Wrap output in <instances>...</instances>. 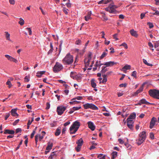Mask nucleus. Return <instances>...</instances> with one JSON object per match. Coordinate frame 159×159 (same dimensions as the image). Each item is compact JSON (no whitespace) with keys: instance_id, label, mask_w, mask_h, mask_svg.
<instances>
[{"instance_id":"nucleus-1","label":"nucleus","mask_w":159,"mask_h":159,"mask_svg":"<svg viewBox=\"0 0 159 159\" xmlns=\"http://www.w3.org/2000/svg\"><path fill=\"white\" fill-rule=\"evenodd\" d=\"M80 125V123L77 121L74 122L70 127V134L75 133L78 130Z\"/></svg>"},{"instance_id":"nucleus-2","label":"nucleus","mask_w":159,"mask_h":159,"mask_svg":"<svg viewBox=\"0 0 159 159\" xmlns=\"http://www.w3.org/2000/svg\"><path fill=\"white\" fill-rule=\"evenodd\" d=\"M146 132L143 131L139 134V138L138 140H136V143L140 145L142 144L145 141L146 138Z\"/></svg>"},{"instance_id":"nucleus-3","label":"nucleus","mask_w":159,"mask_h":159,"mask_svg":"<svg viewBox=\"0 0 159 159\" xmlns=\"http://www.w3.org/2000/svg\"><path fill=\"white\" fill-rule=\"evenodd\" d=\"M149 95L151 97L159 99V90L156 89H150L149 91Z\"/></svg>"},{"instance_id":"nucleus-4","label":"nucleus","mask_w":159,"mask_h":159,"mask_svg":"<svg viewBox=\"0 0 159 159\" xmlns=\"http://www.w3.org/2000/svg\"><path fill=\"white\" fill-rule=\"evenodd\" d=\"M117 7L114 5L113 3L110 4L108 7L106 8L105 10L106 11H109L110 13H114L116 11L115 9Z\"/></svg>"},{"instance_id":"nucleus-5","label":"nucleus","mask_w":159,"mask_h":159,"mask_svg":"<svg viewBox=\"0 0 159 159\" xmlns=\"http://www.w3.org/2000/svg\"><path fill=\"white\" fill-rule=\"evenodd\" d=\"M63 68V66L62 65L58 62H56L53 68V70L54 72L56 73L60 71Z\"/></svg>"},{"instance_id":"nucleus-6","label":"nucleus","mask_w":159,"mask_h":159,"mask_svg":"<svg viewBox=\"0 0 159 159\" xmlns=\"http://www.w3.org/2000/svg\"><path fill=\"white\" fill-rule=\"evenodd\" d=\"M85 109L90 108L93 110H98V108L95 105L92 103H87L83 105Z\"/></svg>"},{"instance_id":"nucleus-7","label":"nucleus","mask_w":159,"mask_h":159,"mask_svg":"<svg viewBox=\"0 0 159 159\" xmlns=\"http://www.w3.org/2000/svg\"><path fill=\"white\" fill-rule=\"evenodd\" d=\"M92 53L91 52H89L88 57L84 59V62L85 64V67L89 66V62L92 58Z\"/></svg>"},{"instance_id":"nucleus-8","label":"nucleus","mask_w":159,"mask_h":159,"mask_svg":"<svg viewBox=\"0 0 159 159\" xmlns=\"http://www.w3.org/2000/svg\"><path fill=\"white\" fill-rule=\"evenodd\" d=\"M65 65L70 64V53H68L62 60Z\"/></svg>"},{"instance_id":"nucleus-9","label":"nucleus","mask_w":159,"mask_h":159,"mask_svg":"<svg viewBox=\"0 0 159 159\" xmlns=\"http://www.w3.org/2000/svg\"><path fill=\"white\" fill-rule=\"evenodd\" d=\"M83 98V97L82 96H78L76 97L75 98H73L71 100L72 101L70 102V105H73L75 104H78L80 102L79 101H77L75 100L77 99L78 100H81Z\"/></svg>"},{"instance_id":"nucleus-10","label":"nucleus","mask_w":159,"mask_h":159,"mask_svg":"<svg viewBox=\"0 0 159 159\" xmlns=\"http://www.w3.org/2000/svg\"><path fill=\"white\" fill-rule=\"evenodd\" d=\"M65 110V107L62 106H59L57 107V111L58 115H61L63 113Z\"/></svg>"},{"instance_id":"nucleus-11","label":"nucleus","mask_w":159,"mask_h":159,"mask_svg":"<svg viewBox=\"0 0 159 159\" xmlns=\"http://www.w3.org/2000/svg\"><path fill=\"white\" fill-rule=\"evenodd\" d=\"M156 118L153 117L151 119V121L150 122L149 128L152 129L154 125L155 124V122H156Z\"/></svg>"},{"instance_id":"nucleus-12","label":"nucleus","mask_w":159,"mask_h":159,"mask_svg":"<svg viewBox=\"0 0 159 159\" xmlns=\"http://www.w3.org/2000/svg\"><path fill=\"white\" fill-rule=\"evenodd\" d=\"M88 124L89 128V129H90L92 131L94 130L95 128V127L93 122L91 121H89L88 122Z\"/></svg>"},{"instance_id":"nucleus-13","label":"nucleus","mask_w":159,"mask_h":159,"mask_svg":"<svg viewBox=\"0 0 159 159\" xmlns=\"http://www.w3.org/2000/svg\"><path fill=\"white\" fill-rule=\"evenodd\" d=\"M71 78L74 80H76L80 82L81 80V78L80 75L77 74V73L74 76H71Z\"/></svg>"},{"instance_id":"nucleus-14","label":"nucleus","mask_w":159,"mask_h":159,"mask_svg":"<svg viewBox=\"0 0 159 159\" xmlns=\"http://www.w3.org/2000/svg\"><path fill=\"white\" fill-rule=\"evenodd\" d=\"M116 63H115L114 61H110L105 63L104 65L106 66H113L114 64H116Z\"/></svg>"},{"instance_id":"nucleus-15","label":"nucleus","mask_w":159,"mask_h":159,"mask_svg":"<svg viewBox=\"0 0 159 159\" xmlns=\"http://www.w3.org/2000/svg\"><path fill=\"white\" fill-rule=\"evenodd\" d=\"M130 33L131 34L135 37L137 38L138 37V35L137 34V32L134 30V29H132L130 30Z\"/></svg>"},{"instance_id":"nucleus-16","label":"nucleus","mask_w":159,"mask_h":159,"mask_svg":"<svg viewBox=\"0 0 159 159\" xmlns=\"http://www.w3.org/2000/svg\"><path fill=\"white\" fill-rule=\"evenodd\" d=\"M35 142L36 145L37 144L38 138L39 137V140L41 141L43 138V136H41L40 134H37L35 136Z\"/></svg>"},{"instance_id":"nucleus-17","label":"nucleus","mask_w":159,"mask_h":159,"mask_svg":"<svg viewBox=\"0 0 159 159\" xmlns=\"http://www.w3.org/2000/svg\"><path fill=\"white\" fill-rule=\"evenodd\" d=\"M16 109H12L11 111V115L15 117H17L18 116V114L16 112Z\"/></svg>"},{"instance_id":"nucleus-18","label":"nucleus","mask_w":159,"mask_h":159,"mask_svg":"<svg viewBox=\"0 0 159 159\" xmlns=\"http://www.w3.org/2000/svg\"><path fill=\"white\" fill-rule=\"evenodd\" d=\"M92 14V12L91 11H90L88 13V14L86 16L84 17V19L85 20L87 21L89 19H91V16Z\"/></svg>"},{"instance_id":"nucleus-19","label":"nucleus","mask_w":159,"mask_h":159,"mask_svg":"<svg viewBox=\"0 0 159 159\" xmlns=\"http://www.w3.org/2000/svg\"><path fill=\"white\" fill-rule=\"evenodd\" d=\"M56 152H52L49 157V159H55L57 156Z\"/></svg>"},{"instance_id":"nucleus-20","label":"nucleus","mask_w":159,"mask_h":159,"mask_svg":"<svg viewBox=\"0 0 159 159\" xmlns=\"http://www.w3.org/2000/svg\"><path fill=\"white\" fill-rule=\"evenodd\" d=\"M140 102L139 103V104L140 105L142 104H144L147 105L152 104V103H150L148 102L147 101L144 99H142L140 100Z\"/></svg>"},{"instance_id":"nucleus-21","label":"nucleus","mask_w":159,"mask_h":159,"mask_svg":"<svg viewBox=\"0 0 159 159\" xmlns=\"http://www.w3.org/2000/svg\"><path fill=\"white\" fill-rule=\"evenodd\" d=\"M15 131L13 130H10L9 129H6L4 130V133L6 134H13L14 133Z\"/></svg>"},{"instance_id":"nucleus-22","label":"nucleus","mask_w":159,"mask_h":159,"mask_svg":"<svg viewBox=\"0 0 159 159\" xmlns=\"http://www.w3.org/2000/svg\"><path fill=\"white\" fill-rule=\"evenodd\" d=\"M53 144L52 143H48V146H47V147L46 148V150H48V151H46L45 152H49V150H51L52 148V147L53 146Z\"/></svg>"},{"instance_id":"nucleus-23","label":"nucleus","mask_w":159,"mask_h":159,"mask_svg":"<svg viewBox=\"0 0 159 159\" xmlns=\"http://www.w3.org/2000/svg\"><path fill=\"white\" fill-rule=\"evenodd\" d=\"M81 107H73L72 108L70 109V114L73 112L74 111L78 110L81 109Z\"/></svg>"},{"instance_id":"nucleus-24","label":"nucleus","mask_w":159,"mask_h":159,"mask_svg":"<svg viewBox=\"0 0 159 159\" xmlns=\"http://www.w3.org/2000/svg\"><path fill=\"white\" fill-rule=\"evenodd\" d=\"M83 140L82 138L80 139L79 140H78L76 143L77 144L78 146L79 147H81L82 144L83 143Z\"/></svg>"},{"instance_id":"nucleus-25","label":"nucleus","mask_w":159,"mask_h":159,"mask_svg":"<svg viewBox=\"0 0 159 159\" xmlns=\"http://www.w3.org/2000/svg\"><path fill=\"white\" fill-rule=\"evenodd\" d=\"M5 37L7 40L12 42V41L10 39V34L8 33V32L6 31L5 32Z\"/></svg>"},{"instance_id":"nucleus-26","label":"nucleus","mask_w":159,"mask_h":159,"mask_svg":"<svg viewBox=\"0 0 159 159\" xmlns=\"http://www.w3.org/2000/svg\"><path fill=\"white\" fill-rule=\"evenodd\" d=\"M135 117L136 114L135 113H133L131 114L127 119L129 120H132L134 119Z\"/></svg>"},{"instance_id":"nucleus-27","label":"nucleus","mask_w":159,"mask_h":159,"mask_svg":"<svg viewBox=\"0 0 159 159\" xmlns=\"http://www.w3.org/2000/svg\"><path fill=\"white\" fill-rule=\"evenodd\" d=\"M102 76L103 77V79L102 82H100V83L102 82V83L105 84L107 81V77H106V75H105V74L102 75Z\"/></svg>"},{"instance_id":"nucleus-28","label":"nucleus","mask_w":159,"mask_h":159,"mask_svg":"<svg viewBox=\"0 0 159 159\" xmlns=\"http://www.w3.org/2000/svg\"><path fill=\"white\" fill-rule=\"evenodd\" d=\"M61 128H58L56 129V131L55 133V135L56 136H58L60 134L61 132Z\"/></svg>"},{"instance_id":"nucleus-29","label":"nucleus","mask_w":159,"mask_h":159,"mask_svg":"<svg viewBox=\"0 0 159 159\" xmlns=\"http://www.w3.org/2000/svg\"><path fill=\"white\" fill-rule=\"evenodd\" d=\"M117 152H113L111 153V159H114L117 157Z\"/></svg>"},{"instance_id":"nucleus-30","label":"nucleus","mask_w":159,"mask_h":159,"mask_svg":"<svg viewBox=\"0 0 159 159\" xmlns=\"http://www.w3.org/2000/svg\"><path fill=\"white\" fill-rule=\"evenodd\" d=\"M45 72V71H38L37 73V75L39 77H41V75L44 74Z\"/></svg>"},{"instance_id":"nucleus-31","label":"nucleus","mask_w":159,"mask_h":159,"mask_svg":"<svg viewBox=\"0 0 159 159\" xmlns=\"http://www.w3.org/2000/svg\"><path fill=\"white\" fill-rule=\"evenodd\" d=\"M130 69V66L128 65H125L122 68V70L123 71H124V70H128Z\"/></svg>"},{"instance_id":"nucleus-32","label":"nucleus","mask_w":159,"mask_h":159,"mask_svg":"<svg viewBox=\"0 0 159 159\" xmlns=\"http://www.w3.org/2000/svg\"><path fill=\"white\" fill-rule=\"evenodd\" d=\"M91 85L94 88H95L96 84L94 82V80H92L91 81Z\"/></svg>"},{"instance_id":"nucleus-33","label":"nucleus","mask_w":159,"mask_h":159,"mask_svg":"<svg viewBox=\"0 0 159 159\" xmlns=\"http://www.w3.org/2000/svg\"><path fill=\"white\" fill-rule=\"evenodd\" d=\"M102 17L103 18V20L104 21H106L108 20L107 17L105 16V15L104 13H102Z\"/></svg>"},{"instance_id":"nucleus-34","label":"nucleus","mask_w":159,"mask_h":159,"mask_svg":"<svg viewBox=\"0 0 159 159\" xmlns=\"http://www.w3.org/2000/svg\"><path fill=\"white\" fill-rule=\"evenodd\" d=\"M127 125L129 124H133L134 123V121L132 120H129L128 119H127Z\"/></svg>"},{"instance_id":"nucleus-35","label":"nucleus","mask_w":159,"mask_h":159,"mask_svg":"<svg viewBox=\"0 0 159 159\" xmlns=\"http://www.w3.org/2000/svg\"><path fill=\"white\" fill-rule=\"evenodd\" d=\"M143 63L146 65H147L148 66H152V64H149V63H148L147 60L145 59H143Z\"/></svg>"},{"instance_id":"nucleus-36","label":"nucleus","mask_w":159,"mask_h":159,"mask_svg":"<svg viewBox=\"0 0 159 159\" xmlns=\"http://www.w3.org/2000/svg\"><path fill=\"white\" fill-rule=\"evenodd\" d=\"M20 20L19 21L18 23L21 25H23L24 24V21L23 19L21 18H20Z\"/></svg>"},{"instance_id":"nucleus-37","label":"nucleus","mask_w":159,"mask_h":159,"mask_svg":"<svg viewBox=\"0 0 159 159\" xmlns=\"http://www.w3.org/2000/svg\"><path fill=\"white\" fill-rule=\"evenodd\" d=\"M5 56L7 59L8 60L11 61L12 57L8 55H5Z\"/></svg>"},{"instance_id":"nucleus-38","label":"nucleus","mask_w":159,"mask_h":159,"mask_svg":"<svg viewBox=\"0 0 159 159\" xmlns=\"http://www.w3.org/2000/svg\"><path fill=\"white\" fill-rule=\"evenodd\" d=\"M136 74H137V72L135 71H133L132 74H131V76H133L135 78H137V76H136Z\"/></svg>"},{"instance_id":"nucleus-39","label":"nucleus","mask_w":159,"mask_h":159,"mask_svg":"<svg viewBox=\"0 0 159 159\" xmlns=\"http://www.w3.org/2000/svg\"><path fill=\"white\" fill-rule=\"evenodd\" d=\"M107 54V53L105 52H103L102 55H101V56L100 57V58H103L104 57H105L106 56Z\"/></svg>"},{"instance_id":"nucleus-40","label":"nucleus","mask_w":159,"mask_h":159,"mask_svg":"<svg viewBox=\"0 0 159 159\" xmlns=\"http://www.w3.org/2000/svg\"><path fill=\"white\" fill-rule=\"evenodd\" d=\"M30 77L29 76H25V78H24V81L25 82H28L29 81L30 79H29Z\"/></svg>"},{"instance_id":"nucleus-41","label":"nucleus","mask_w":159,"mask_h":159,"mask_svg":"<svg viewBox=\"0 0 159 159\" xmlns=\"http://www.w3.org/2000/svg\"><path fill=\"white\" fill-rule=\"evenodd\" d=\"M120 46H123L124 47V48L127 49L128 48V46L126 43H122L120 45Z\"/></svg>"},{"instance_id":"nucleus-42","label":"nucleus","mask_w":159,"mask_h":159,"mask_svg":"<svg viewBox=\"0 0 159 159\" xmlns=\"http://www.w3.org/2000/svg\"><path fill=\"white\" fill-rule=\"evenodd\" d=\"M127 126L131 130H133V124H129L127 125Z\"/></svg>"},{"instance_id":"nucleus-43","label":"nucleus","mask_w":159,"mask_h":159,"mask_svg":"<svg viewBox=\"0 0 159 159\" xmlns=\"http://www.w3.org/2000/svg\"><path fill=\"white\" fill-rule=\"evenodd\" d=\"M150 137L152 139H154V134L152 133H150Z\"/></svg>"},{"instance_id":"nucleus-44","label":"nucleus","mask_w":159,"mask_h":159,"mask_svg":"<svg viewBox=\"0 0 159 159\" xmlns=\"http://www.w3.org/2000/svg\"><path fill=\"white\" fill-rule=\"evenodd\" d=\"M108 70L107 69V68L104 69H102L101 71V72L102 74V75H103L104 73H105Z\"/></svg>"},{"instance_id":"nucleus-45","label":"nucleus","mask_w":159,"mask_h":159,"mask_svg":"<svg viewBox=\"0 0 159 159\" xmlns=\"http://www.w3.org/2000/svg\"><path fill=\"white\" fill-rule=\"evenodd\" d=\"M6 84L9 86V88H10L11 86L12 85L11 81L9 80H8L6 83Z\"/></svg>"},{"instance_id":"nucleus-46","label":"nucleus","mask_w":159,"mask_h":159,"mask_svg":"<svg viewBox=\"0 0 159 159\" xmlns=\"http://www.w3.org/2000/svg\"><path fill=\"white\" fill-rule=\"evenodd\" d=\"M147 25H148L149 26V28H152L153 27V25L152 23L150 22H148L147 23Z\"/></svg>"},{"instance_id":"nucleus-47","label":"nucleus","mask_w":159,"mask_h":159,"mask_svg":"<svg viewBox=\"0 0 159 159\" xmlns=\"http://www.w3.org/2000/svg\"><path fill=\"white\" fill-rule=\"evenodd\" d=\"M144 85V84H143L138 90L140 93L143 90Z\"/></svg>"},{"instance_id":"nucleus-48","label":"nucleus","mask_w":159,"mask_h":159,"mask_svg":"<svg viewBox=\"0 0 159 159\" xmlns=\"http://www.w3.org/2000/svg\"><path fill=\"white\" fill-rule=\"evenodd\" d=\"M22 142H23V140H21V141H20V142L19 145L16 148V150H17L18 149H19V148H20V145L22 144Z\"/></svg>"},{"instance_id":"nucleus-49","label":"nucleus","mask_w":159,"mask_h":159,"mask_svg":"<svg viewBox=\"0 0 159 159\" xmlns=\"http://www.w3.org/2000/svg\"><path fill=\"white\" fill-rule=\"evenodd\" d=\"M76 73L75 72L72 71L70 73V77L71 78V76H74L76 75Z\"/></svg>"},{"instance_id":"nucleus-50","label":"nucleus","mask_w":159,"mask_h":159,"mask_svg":"<svg viewBox=\"0 0 159 159\" xmlns=\"http://www.w3.org/2000/svg\"><path fill=\"white\" fill-rule=\"evenodd\" d=\"M26 29L28 31L29 34L31 35L32 34V31L31 28H27Z\"/></svg>"},{"instance_id":"nucleus-51","label":"nucleus","mask_w":159,"mask_h":159,"mask_svg":"<svg viewBox=\"0 0 159 159\" xmlns=\"http://www.w3.org/2000/svg\"><path fill=\"white\" fill-rule=\"evenodd\" d=\"M21 131V128H18L16 129V133H17L19 132H20Z\"/></svg>"},{"instance_id":"nucleus-52","label":"nucleus","mask_w":159,"mask_h":159,"mask_svg":"<svg viewBox=\"0 0 159 159\" xmlns=\"http://www.w3.org/2000/svg\"><path fill=\"white\" fill-rule=\"evenodd\" d=\"M105 0H102L98 2V4H105Z\"/></svg>"},{"instance_id":"nucleus-53","label":"nucleus","mask_w":159,"mask_h":159,"mask_svg":"<svg viewBox=\"0 0 159 159\" xmlns=\"http://www.w3.org/2000/svg\"><path fill=\"white\" fill-rule=\"evenodd\" d=\"M127 85L126 84H120L119 86L120 87H126Z\"/></svg>"},{"instance_id":"nucleus-54","label":"nucleus","mask_w":159,"mask_h":159,"mask_svg":"<svg viewBox=\"0 0 159 159\" xmlns=\"http://www.w3.org/2000/svg\"><path fill=\"white\" fill-rule=\"evenodd\" d=\"M81 148V147H79L77 145V147L75 148V149L77 152H79L80 151Z\"/></svg>"},{"instance_id":"nucleus-55","label":"nucleus","mask_w":159,"mask_h":159,"mask_svg":"<svg viewBox=\"0 0 159 159\" xmlns=\"http://www.w3.org/2000/svg\"><path fill=\"white\" fill-rule=\"evenodd\" d=\"M63 11L66 14H67L68 13L67 11H68L69 10L68 9H66L65 8H64L63 9Z\"/></svg>"},{"instance_id":"nucleus-56","label":"nucleus","mask_w":159,"mask_h":159,"mask_svg":"<svg viewBox=\"0 0 159 159\" xmlns=\"http://www.w3.org/2000/svg\"><path fill=\"white\" fill-rule=\"evenodd\" d=\"M140 93V92L138 90L136 92L134 93L133 95L134 96H136Z\"/></svg>"},{"instance_id":"nucleus-57","label":"nucleus","mask_w":159,"mask_h":159,"mask_svg":"<svg viewBox=\"0 0 159 159\" xmlns=\"http://www.w3.org/2000/svg\"><path fill=\"white\" fill-rule=\"evenodd\" d=\"M73 61V57L72 56L70 55V64Z\"/></svg>"},{"instance_id":"nucleus-58","label":"nucleus","mask_w":159,"mask_h":159,"mask_svg":"<svg viewBox=\"0 0 159 159\" xmlns=\"http://www.w3.org/2000/svg\"><path fill=\"white\" fill-rule=\"evenodd\" d=\"M10 115V114L9 113L6 114V115L5 117V120H6L7 119V118L9 117Z\"/></svg>"},{"instance_id":"nucleus-59","label":"nucleus","mask_w":159,"mask_h":159,"mask_svg":"<svg viewBox=\"0 0 159 159\" xmlns=\"http://www.w3.org/2000/svg\"><path fill=\"white\" fill-rule=\"evenodd\" d=\"M46 106H47V107H46V109L48 110V109H49L50 107V104L48 102H47L46 103Z\"/></svg>"},{"instance_id":"nucleus-60","label":"nucleus","mask_w":159,"mask_h":159,"mask_svg":"<svg viewBox=\"0 0 159 159\" xmlns=\"http://www.w3.org/2000/svg\"><path fill=\"white\" fill-rule=\"evenodd\" d=\"M35 133V131H33L32 133H31L30 136V138H33L34 137V136Z\"/></svg>"},{"instance_id":"nucleus-61","label":"nucleus","mask_w":159,"mask_h":159,"mask_svg":"<svg viewBox=\"0 0 159 159\" xmlns=\"http://www.w3.org/2000/svg\"><path fill=\"white\" fill-rule=\"evenodd\" d=\"M11 61H13L16 63H17L18 62L17 60L15 58H13V57L12 58V59Z\"/></svg>"},{"instance_id":"nucleus-62","label":"nucleus","mask_w":159,"mask_h":159,"mask_svg":"<svg viewBox=\"0 0 159 159\" xmlns=\"http://www.w3.org/2000/svg\"><path fill=\"white\" fill-rule=\"evenodd\" d=\"M103 156L102 154H100L98 156V158L99 159H101L103 157Z\"/></svg>"},{"instance_id":"nucleus-63","label":"nucleus","mask_w":159,"mask_h":159,"mask_svg":"<svg viewBox=\"0 0 159 159\" xmlns=\"http://www.w3.org/2000/svg\"><path fill=\"white\" fill-rule=\"evenodd\" d=\"M118 141L119 143L121 144H123L124 143V141L121 139H118Z\"/></svg>"},{"instance_id":"nucleus-64","label":"nucleus","mask_w":159,"mask_h":159,"mask_svg":"<svg viewBox=\"0 0 159 159\" xmlns=\"http://www.w3.org/2000/svg\"><path fill=\"white\" fill-rule=\"evenodd\" d=\"M153 15L159 16V11H156L153 13Z\"/></svg>"}]
</instances>
